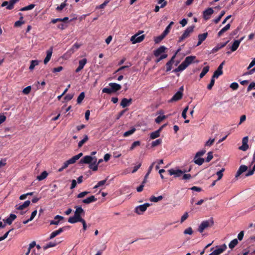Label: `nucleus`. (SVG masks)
Returning <instances> with one entry per match:
<instances>
[{
	"label": "nucleus",
	"mask_w": 255,
	"mask_h": 255,
	"mask_svg": "<svg viewBox=\"0 0 255 255\" xmlns=\"http://www.w3.org/2000/svg\"><path fill=\"white\" fill-rule=\"evenodd\" d=\"M193 232L192 228L189 227L184 230V234L186 235H192Z\"/></svg>",
	"instance_id": "5fc2aeb1"
},
{
	"label": "nucleus",
	"mask_w": 255,
	"mask_h": 255,
	"mask_svg": "<svg viewBox=\"0 0 255 255\" xmlns=\"http://www.w3.org/2000/svg\"><path fill=\"white\" fill-rule=\"evenodd\" d=\"M31 89V86H27L22 90V92L23 94L27 95L30 93Z\"/></svg>",
	"instance_id": "e2e57ef3"
},
{
	"label": "nucleus",
	"mask_w": 255,
	"mask_h": 255,
	"mask_svg": "<svg viewBox=\"0 0 255 255\" xmlns=\"http://www.w3.org/2000/svg\"><path fill=\"white\" fill-rule=\"evenodd\" d=\"M16 216L14 214H11L8 218L5 220H3V221L8 225H10L12 222L16 219Z\"/></svg>",
	"instance_id": "a878e982"
},
{
	"label": "nucleus",
	"mask_w": 255,
	"mask_h": 255,
	"mask_svg": "<svg viewBox=\"0 0 255 255\" xmlns=\"http://www.w3.org/2000/svg\"><path fill=\"white\" fill-rule=\"evenodd\" d=\"M161 142H162L161 139H156L152 142V146L154 147V146H157L158 145L160 144L161 143Z\"/></svg>",
	"instance_id": "052dcab7"
},
{
	"label": "nucleus",
	"mask_w": 255,
	"mask_h": 255,
	"mask_svg": "<svg viewBox=\"0 0 255 255\" xmlns=\"http://www.w3.org/2000/svg\"><path fill=\"white\" fill-rule=\"evenodd\" d=\"M227 249V247L225 244H223L220 246H217L216 249L211 253V255H220Z\"/></svg>",
	"instance_id": "6e6552de"
},
{
	"label": "nucleus",
	"mask_w": 255,
	"mask_h": 255,
	"mask_svg": "<svg viewBox=\"0 0 255 255\" xmlns=\"http://www.w3.org/2000/svg\"><path fill=\"white\" fill-rule=\"evenodd\" d=\"M255 89V82L251 83L248 87V91H250L252 89Z\"/></svg>",
	"instance_id": "774afa93"
},
{
	"label": "nucleus",
	"mask_w": 255,
	"mask_h": 255,
	"mask_svg": "<svg viewBox=\"0 0 255 255\" xmlns=\"http://www.w3.org/2000/svg\"><path fill=\"white\" fill-rule=\"evenodd\" d=\"M176 57V54H175L172 57L171 59L166 63V71H169L172 69V65L174 63V60Z\"/></svg>",
	"instance_id": "393cba45"
},
{
	"label": "nucleus",
	"mask_w": 255,
	"mask_h": 255,
	"mask_svg": "<svg viewBox=\"0 0 255 255\" xmlns=\"http://www.w3.org/2000/svg\"><path fill=\"white\" fill-rule=\"evenodd\" d=\"M63 219V217L60 215H56L54 217V220L51 221L50 222L51 225H57L59 224V220Z\"/></svg>",
	"instance_id": "c756f323"
},
{
	"label": "nucleus",
	"mask_w": 255,
	"mask_h": 255,
	"mask_svg": "<svg viewBox=\"0 0 255 255\" xmlns=\"http://www.w3.org/2000/svg\"><path fill=\"white\" fill-rule=\"evenodd\" d=\"M39 64V61L37 60H32L30 62V65L29 67L30 70H32L34 69V67Z\"/></svg>",
	"instance_id": "473e14b6"
},
{
	"label": "nucleus",
	"mask_w": 255,
	"mask_h": 255,
	"mask_svg": "<svg viewBox=\"0 0 255 255\" xmlns=\"http://www.w3.org/2000/svg\"><path fill=\"white\" fill-rule=\"evenodd\" d=\"M88 140V137L87 135H85L83 139L80 141L78 143V147H81L84 143H85Z\"/></svg>",
	"instance_id": "79ce46f5"
},
{
	"label": "nucleus",
	"mask_w": 255,
	"mask_h": 255,
	"mask_svg": "<svg viewBox=\"0 0 255 255\" xmlns=\"http://www.w3.org/2000/svg\"><path fill=\"white\" fill-rule=\"evenodd\" d=\"M162 199H163L162 196H159L158 197H155L154 196H152L150 198L149 200L151 202L156 203V202H157L161 200Z\"/></svg>",
	"instance_id": "72a5a7b5"
},
{
	"label": "nucleus",
	"mask_w": 255,
	"mask_h": 255,
	"mask_svg": "<svg viewBox=\"0 0 255 255\" xmlns=\"http://www.w3.org/2000/svg\"><path fill=\"white\" fill-rule=\"evenodd\" d=\"M85 97V94L84 92H82L80 93L79 96H78L77 101L78 104H80L81 103V102L83 101Z\"/></svg>",
	"instance_id": "de8ad7c7"
},
{
	"label": "nucleus",
	"mask_w": 255,
	"mask_h": 255,
	"mask_svg": "<svg viewBox=\"0 0 255 255\" xmlns=\"http://www.w3.org/2000/svg\"><path fill=\"white\" fill-rule=\"evenodd\" d=\"M223 74V71H219V69H217V70H216L212 77H213L214 78H218L220 75Z\"/></svg>",
	"instance_id": "37998d69"
},
{
	"label": "nucleus",
	"mask_w": 255,
	"mask_h": 255,
	"mask_svg": "<svg viewBox=\"0 0 255 255\" xmlns=\"http://www.w3.org/2000/svg\"><path fill=\"white\" fill-rule=\"evenodd\" d=\"M30 202L29 200H27L25 201L23 204H18L16 205L15 207V209L18 210H22L23 209L27 207L30 205Z\"/></svg>",
	"instance_id": "a211bd4d"
},
{
	"label": "nucleus",
	"mask_w": 255,
	"mask_h": 255,
	"mask_svg": "<svg viewBox=\"0 0 255 255\" xmlns=\"http://www.w3.org/2000/svg\"><path fill=\"white\" fill-rule=\"evenodd\" d=\"M103 93H107V94H111L113 92L112 89L110 88H104L102 90Z\"/></svg>",
	"instance_id": "69168bd1"
},
{
	"label": "nucleus",
	"mask_w": 255,
	"mask_h": 255,
	"mask_svg": "<svg viewBox=\"0 0 255 255\" xmlns=\"http://www.w3.org/2000/svg\"><path fill=\"white\" fill-rule=\"evenodd\" d=\"M214 10L212 8L210 7L206 9L203 12V17L205 19L208 20L210 18V16L213 13Z\"/></svg>",
	"instance_id": "4468645a"
},
{
	"label": "nucleus",
	"mask_w": 255,
	"mask_h": 255,
	"mask_svg": "<svg viewBox=\"0 0 255 255\" xmlns=\"http://www.w3.org/2000/svg\"><path fill=\"white\" fill-rule=\"evenodd\" d=\"M35 6V4H31L27 6H24L22 8H21L20 10V11H26L32 9Z\"/></svg>",
	"instance_id": "58836bf2"
},
{
	"label": "nucleus",
	"mask_w": 255,
	"mask_h": 255,
	"mask_svg": "<svg viewBox=\"0 0 255 255\" xmlns=\"http://www.w3.org/2000/svg\"><path fill=\"white\" fill-rule=\"evenodd\" d=\"M213 157V152H211V151L209 152L208 153V156L206 159V161L207 162H209V161H210L212 160Z\"/></svg>",
	"instance_id": "bf43d9fd"
},
{
	"label": "nucleus",
	"mask_w": 255,
	"mask_h": 255,
	"mask_svg": "<svg viewBox=\"0 0 255 255\" xmlns=\"http://www.w3.org/2000/svg\"><path fill=\"white\" fill-rule=\"evenodd\" d=\"M65 229L64 227L59 228L58 230H56L52 232L50 234L49 239H52L55 237L56 236L59 235L60 233H61Z\"/></svg>",
	"instance_id": "aec40b11"
},
{
	"label": "nucleus",
	"mask_w": 255,
	"mask_h": 255,
	"mask_svg": "<svg viewBox=\"0 0 255 255\" xmlns=\"http://www.w3.org/2000/svg\"><path fill=\"white\" fill-rule=\"evenodd\" d=\"M194 26L188 27L183 32L182 35L179 38V42H181L185 39L188 38L191 33L193 32Z\"/></svg>",
	"instance_id": "423d86ee"
},
{
	"label": "nucleus",
	"mask_w": 255,
	"mask_h": 255,
	"mask_svg": "<svg viewBox=\"0 0 255 255\" xmlns=\"http://www.w3.org/2000/svg\"><path fill=\"white\" fill-rule=\"evenodd\" d=\"M225 14V11H222L221 13L220 14V15L218 16V17H217V18H216L215 19H214V22L215 23H218L220 20H221V19L222 18V17L224 15V14Z\"/></svg>",
	"instance_id": "ea45409f"
},
{
	"label": "nucleus",
	"mask_w": 255,
	"mask_h": 255,
	"mask_svg": "<svg viewBox=\"0 0 255 255\" xmlns=\"http://www.w3.org/2000/svg\"><path fill=\"white\" fill-rule=\"evenodd\" d=\"M74 216L70 217L68 219V222L71 224L75 223L83 220L81 216L84 214V211L80 206H75Z\"/></svg>",
	"instance_id": "f03ea898"
},
{
	"label": "nucleus",
	"mask_w": 255,
	"mask_h": 255,
	"mask_svg": "<svg viewBox=\"0 0 255 255\" xmlns=\"http://www.w3.org/2000/svg\"><path fill=\"white\" fill-rule=\"evenodd\" d=\"M224 171H225V168H222L221 170H220V171H218L216 173V174L218 177L217 180H220V179H221V178H222V177L223 176V172Z\"/></svg>",
	"instance_id": "49530a36"
},
{
	"label": "nucleus",
	"mask_w": 255,
	"mask_h": 255,
	"mask_svg": "<svg viewBox=\"0 0 255 255\" xmlns=\"http://www.w3.org/2000/svg\"><path fill=\"white\" fill-rule=\"evenodd\" d=\"M87 63V59L86 58H84L79 61V66L75 70V72L76 73H78L80 72L84 67V66Z\"/></svg>",
	"instance_id": "dca6fc26"
},
{
	"label": "nucleus",
	"mask_w": 255,
	"mask_h": 255,
	"mask_svg": "<svg viewBox=\"0 0 255 255\" xmlns=\"http://www.w3.org/2000/svg\"><path fill=\"white\" fill-rule=\"evenodd\" d=\"M166 35H164L163 33H162L159 36L156 37L154 41L156 43H158L160 42Z\"/></svg>",
	"instance_id": "a19ab883"
},
{
	"label": "nucleus",
	"mask_w": 255,
	"mask_h": 255,
	"mask_svg": "<svg viewBox=\"0 0 255 255\" xmlns=\"http://www.w3.org/2000/svg\"><path fill=\"white\" fill-rule=\"evenodd\" d=\"M248 169V166L245 165H242L240 166L239 169L238 170L236 174L235 175L236 178H238L243 173L246 171Z\"/></svg>",
	"instance_id": "f3484780"
},
{
	"label": "nucleus",
	"mask_w": 255,
	"mask_h": 255,
	"mask_svg": "<svg viewBox=\"0 0 255 255\" xmlns=\"http://www.w3.org/2000/svg\"><path fill=\"white\" fill-rule=\"evenodd\" d=\"M161 131V128H159L158 130L152 132L150 133V137L151 139H155L160 136V133Z\"/></svg>",
	"instance_id": "cd10ccee"
},
{
	"label": "nucleus",
	"mask_w": 255,
	"mask_h": 255,
	"mask_svg": "<svg viewBox=\"0 0 255 255\" xmlns=\"http://www.w3.org/2000/svg\"><path fill=\"white\" fill-rule=\"evenodd\" d=\"M196 59L195 56H189L186 57L185 60L178 66L176 69L178 71H181L185 69L190 64L193 62Z\"/></svg>",
	"instance_id": "7ed1b4c3"
},
{
	"label": "nucleus",
	"mask_w": 255,
	"mask_h": 255,
	"mask_svg": "<svg viewBox=\"0 0 255 255\" xmlns=\"http://www.w3.org/2000/svg\"><path fill=\"white\" fill-rule=\"evenodd\" d=\"M144 35H140V33H136L131 37L130 41L132 44L139 43L144 39Z\"/></svg>",
	"instance_id": "1a4fd4ad"
},
{
	"label": "nucleus",
	"mask_w": 255,
	"mask_h": 255,
	"mask_svg": "<svg viewBox=\"0 0 255 255\" xmlns=\"http://www.w3.org/2000/svg\"><path fill=\"white\" fill-rule=\"evenodd\" d=\"M106 180H102V181H99L97 185H96L94 188L96 189V188H97L99 187H101V186H104L105 185V184L106 183Z\"/></svg>",
	"instance_id": "8fccbe9b"
},
{
	"label": "nucleus",
	"mask_w": 255,
	"mask_h": 255,
	"mask_svg": "<svg viewBox=\"0 0 255 255\" xmlns=\"http://www.w3.org/2000/svg\"><path fill=\"white\" fill-rule=\"evenodd\" d=\"M97 158L96 157H92L90 155H87L82 158L80 162L81 163L89 164V167L92 169L93 171H97L98 169V166L100 163L102 162L103 160L100 159L97 162Z\"/></svg>",
	"instance_id": "f257e3e1"
},
{
	"label": "nucleus",
	"mask_w": 255,
	"mask_h": 255,
	"mask_svg": "<svg viewBox=\"0 0 255 255\" xmlns=\"http://www.w3.org/2000/svg\"><path fill=\"white\" fill-rule=\"evenodd\" d=\"M166 48L164 46H161L154 51L155 56L158 57L160 56L165 51Z\"/></svg>",
	"instance_id": "ddd939ff"
},
{
	"label": "nucleus",
	"mask_w": 255,
	"mask_h": 255,
	"mask_svg": "<svg viewBox=\"0 0 255 255\" xmlns=\"http://www.w3.org/2000/svg\"><path fill=\"white\" fill-rule=\"evenodd\" d=\"M209 66H206L204 67V68L202 70V71L200 74V78H202L209 71Z\"/></svg>",
	"instance_id": "f704fd0d"
},
{
	"label": "nucleus",
	"mask_w": 255,
	"mask_h": 255,
	"mask_svg": "<svg viewBox=\"0 0 255 255\" xmlns=\"http://www.w3.org/2000/svg\"><path fill=\"white\" fill-rule=\"evenodd\" d=\"M238 244V241L237 239L232 240L229 244V247L233 249Z\"/></svg>",
	"instance_id": "c9c22d12"
},
{
	"label": "nucleus",
	"mask_w": 255,
	"mask_h": 255,
	"mask_svg": "<svg viewBox=\"0 0 255 255\" xmlns=\"http://www.w3.org/2000/svg\"><path fill=\"white\" fill-rule=\"evenodd\" d=\"M80 44L78 43H75L72 47L67 51V53L72 54L76 50L78 49L80 47Z\"/></svg>",
	"instance_id": "bb28decb"
},
{
	"label": "nucleus",
	"mask_w": 255,
	"mask_h": 255,
	"mask_svg": "<svg viewBox=\"0 0 255 255\" xmlns=\"http://www.w3.org/2000/svg\"><path fill=\"white\" fill-rule=\"evenodd\" d=\"M170 175H174V177H180L185 172V171H182L178 168L170 169L168 170Z\"/></svg>",
	"instance_id": "0eeeda50"
},
{
	"label": "nucleus",
	"mask_w": 255,
	"mask_h": 255,
	"mask_svg": "<svg viewBox=\"0 0 255 255\" xmlns=\"http://www.w3.org/2000/svg\"><path fill=\"white\" fill-rule=\"evenodd\" d=\"M188 109H189V107L188 106H187L186 107L184 110H183L182 111V117L184 119H186V118H187V115H186V114H187V112L188 110Z\"/></svg>",
	"instance_id": "6e6d98bb"
},
{
	"label": "nucleus",
	"mask_w": 255,
	"mask_h": 255,
	"mask_svg": "<svg viewBox=\"0 0 255 255\" xmlns=\"http://www.w3.org/2000/svg\"><path fill=\"white\" fill-rule=\"evenodd\" d=\"M183 94L181 91L176 92L172 98L169 100V102H176L180 100L183 97Z\"/></svg>",
	"instance_id": "f8f14e48"
},
{
	"label": "nucleus",
	"mask_w": 255,
	"mask_h": 255,
	"mask_svg": "<svg viewBox=\"0 0 255 255\" xmlns=\"http://www.w3.org/2000/svg\"><path fill=\"white\" fill-rule=\"evenodd\" d=\"M23 17H21L19 20L16 21L14 23V26L18 27L21 26L22 24L24 23V21H22Z\"/></svg>",
	"instance_id": "09e8293b"
},
{
	"label": "nucleus",
	"mask_w": 255,
	"mask_h": 255,
	"mask_svg": "<svg viewBox=\"0 0 255 255\" xmlns=\"http://www.w3.org/2000/svg\"><path fill=\"white\" fill-rule=\"evenodd\" d=\"M188 217H189L188 213L185 212L184 214V215L181 217V221H180L181 223H182L183 222H184V221H185L188 218Z\"/></svg>",
	"instance_id": "680f3d73"
},
{
	"label": "nucleus",
	"mask_w": 255,
	"mask_h": 255,
	"mask_svg": "<svg viewBox=\"0 0 255 255\" xmlns=\"http://www.w3.org/2000/svg\"><path fill=\"white\" fill-rule=\"evenodd\" d=\"M135 131V128H132V129L125 132L124 133V136L125 137H127V136H129L130 135H131L132 134H133L134 131Z\"/></svg>",
	"instance_id": "c03bdc74"
},
{
	"label": "nucleus",
	"mask_w": 255,
	"mask_h": 255,
	"mask_svg": "<svg viewBox=\"0 0 255 255\" xmlns=\"http://www.w3.org/2000/svg\"><path fill=\"white\" fill-rule=\"evenodd\" d=\"M19 0H10L9 1V4L6 7V8L8 9H11L13 7L14 4L18 1Z\"/></svg>",
	"instance_id": "e433bc0d"
},
{
	"label": "nucleus",
	"mask_w": 255,
	"mask_h": 255,
	"mask_svg": "<svg viewBox=\"0 0 255 255\" xmlns=\"http://www.w3.org/2000/svg\"><path fill=\"white\" fill-rule=\"evenodd\" d=\"M255 171V164H254L252 169L249 170L248 171V172L246 173V176L248 177V176L252 175L254 173Z\"/></svg>",
	"instance_id": "603ef678"
},
{
	"label": "nucleus",
	"mask_w": 255,
	"mask_h": 255,
	"mask_svg": "<svg viewBox=\"0 0 255 255\" xmlns=\"http://www.w3.org/2000/svg\"><path fill=\"white\" fill-rule=\"evenodd\" d=\"M150 206V204L148 203L137 206L134 209V212L138 215H142Z\"/></svg>",
	"instance_id": "39448f33"
},
{
	"label": "nucleus",
	"mask_w": 255,
	"mask_h": 255,
	"mask_svg": "<svg viewBox=\"0 0 255 255\" xmlns=\"http://www.w3.org/2000/svg\"><path fill=\"white\" fill-rule=\"evenodd\" d=\"M206 152L205 150H202L201 151H199L197 152L196 154V157H201L203 156Z\"/></svg>",
	"instance_id": "338daca9"
},
{
	"label": "nucleus",
	"mask_w": 255,
	"mask_h": 255,
	"mask_svg": "<svg viewBox=\"0 0 255 255\" xmlns=\"http://www.w3.org/2000/svg\"><path fill=\"white\" fill-rule=\"evenodd\" d=\"M140 143L139 141H135L132 143L131 144L129 149L130 150H133L135 147L139 146L140 145Z\"/></svg>",
	"instance_id": "3c124183"
},
{
	"label": "nucleus",
	"mask_w": 255,
	"mask_h": 255,
	"mask_svg": "<svg viewBox=\"0 0 255 255\" xmlns=\"http://www.w3.org/2000/svg\"><path fill=\"white\" fill-rule=\"evenodd\" d=\"M52 52L53 48L51 47L46 51V56L43 61L44 64H46L49 61L51 58Z\"/></svg>",
	"instance_id": "2eb2a0df"
},
{
	"label": "nucleus",
	"mask_w": 255,
	"mask_h": 255,
	"mask_svg": "<svg viewBox=\"0 0 255 255\" xmlns=\"http://www.w3.org/2000/svg\"><path fill=\"white\" fill-rule=\"evenodd\" d=\"M57 245V243L55 242H50L48 244L43 247V249L44 250H46L47 249L51 247H54Z\"/></svg>",
	"instance_id": "4c0bfd02"
},
{
	"label": "nucleus",
	"mask_w": 255,
	"mask_h": 255,
	"mask_svg": "<svg viewBox=\"0 0 255 255\" xmlns=\"http://www.w3.org/2000/svg\"><path fill=\"white\" fill-rule=\"evenodd\" d=\"M204 158L201 157H196V155L195 156L194 162L195 164L198 165H201L204 163Z\"/></svg>",
	"instance_id": "7c9ffc66"
},
{
	"label": "nucleus",
	"mask_w": 255,
	"mask_h": 255,
	"mask_svg": "<svg viewBox=\"0 0 255 255\" xmlns=\"http://www.w3.org/2000/svg\"><path fill=\"white\" fill-rule=\"evenodd\" d=\"M66 0L64 2L62 3L59 6H58L56 7V10L58 11L62 10L66 5Z\"/></svg>",
	"instance_id": "4d7b16f0"
},
{
	"label": "nucleus",
	"mask_w": 255,
	"mask_h": 255,
	"mask_svg": "<svg viewBox=\"0 0 255 255\" xmlns=\"http://www.w3.org/2000/svg\"><path fill=\"white\" fill-rule=\"evenodd\" d=\"M131 101H132L131 99H127L126 98H124V99H123V100L121 101V106L123 108H125V107L129 106L131 104Z\"/></svg>",
	"instance_id": "4be33fe9"
},
{
	"label": "nucleus",
	"mask_w": 255,
	"mask_h": 255,
	"mask_svg": "<svg viewBox=\"0 0 255 255\" xmlns=\"http://www.w3.org/2000/svg\"><path fill=\"white\" fill-rule=\"evenodd\" d=\"M215 79L213 77H212L210 84L208 85L207 88L211 90L215 84Z\"/></svg>",
	"instance_id": "13d9d810"
},
{
	"label": "nucleus",
	"mask_w": 255,
	"mask_h": 255,
	"mask_svg": "<svg viewBox=\"0 0 255 255\" xmlns=\"http://www.w3.org/2000/svg\"><path fill=\"white\" fill-rule=\"evenodd\" d=\"M109 86L112 89L113 92H116L118 90H120L121 89V86L116 83H110L109 84Z\"/></svg>",
	"instance_id": "412c9836"
},
{
	"label": "nucleus",
	"mask_w": 255,
	"mask_h": 255,
	"mask_svg": "<svg viewBox=\"0 0 255 255\" xmlns=\"http://www.w3.org/2000/svg\"><path fill=\"white\" fill-rule=\"evenodd\" d=\"M214 141H215L214 138H210L208 141H207L206 142L205 146H211L214 142Z\"/></svg>",
	"instance_id": "864d4df0"
},
{
	"label": "nucleus",
	"mask_w": 255,
	"mask_h": 255,
	"mask_svg": "<svg viewBox=\"0 0 255 255\" xmlns=\"http://www.w3.org/2000/svg\"><path fill=\"white\" fill-rule=\"evenodd\" d=\"M248 136L243 137L242 139V145L239 147V149L244 151L247 150L249 148V145L248 144Z\"/></svg>",
	"instance_id": "9d476101"
},
{
	"label": "nucleus",
	"mask_w": 255,
	"mask_h": 255,
	"mask_svg": "<svg viewBox=\"0 0 255 255\" xmlns=\"http://www.w3.org/2000/svg\"><path fill=\"white\" fill-rule=\"evenodd\" d=\"M229 41H227V42L223 43H219L213 49V52H216L218 51L219 49L221 48L225 47L227 44L228 43Z\"/></svg>",
	"instance_id": "c85d7f7f"
},
{
	"label": "nucleus",
	"mask_w": 255,
	"mask_h": 255,
	"mask_svg": "<svg viewBox=\"0 0 255 255\" xmlns=\"http://www.w3.org/2000/svg\"><path fill=\"white\" fill-rule=\"evenodd\" d=\"M208 35L207 33H204L198 35V42L197 46H199L206 39Z\"/></svg>",
	"instance_id": "6ab92c4d"
},
{
	"label": "nucleus",
	"mask_w": 255,
	"mask_h": 255,
	"mask_svg": "<svg viewBox=\"0 0 255 255\" xmlns=\"http://www.w3.org/2000/svg\"><path fill=\"white\" fill-rule=\"evenodd\" d=\"M82 155H83L82 153H81V152L79 153L77 155L74 156L68 160V161H69V162L70 163V164H73V163H75L76 161L77 160H78Z\"/></svg>",
	"instance_id": "b1692460"
},
{
	"label": "nucleus",
	"mask_w": 255,
	"mask_h": 255,
	"mask_svg": "<svg viewBox=\"0 0 255 255\" xmlns=\"http://www.w3.org/2000/svg\"><path fill=\"white\" fill-rule=\"evenodd\" d=\"M239 87V84L236 82L232 83L230 85V88H232L233 90H237Z\"/></svg>",
	"instance_id": "0e129e2a"
},
{
	"label": "nucleus",
	"mask_w": 255,
	"mask_h": 255,
	"mask_svg": "<svg viewBox=\"0 0 255 255\" xmlns=\"http://www.w3.org/2000/svg\"><path fill=\"white\" fill-rule=\"evenodd\" d=\"M166 118V116L164 115L159 116L155 119L156 123L159 124L163 120Z\"/></svg>",
	"instance_id": "a18cd8bd"
},
{
	"label": "nucleus",
	"mask_w": 255,
	"mask_h": 255,
	"mask_svg": "<svg viewBox=\"0 0 255 255\" xmlns=\"http://www.w3.org/2000/svg\"><path fill=\"white\" fill-rule=\"evenodd\" d=\"M214 224V220L213 218H210L208 220H205L201 222L198 227V231L200 233H202L205 229L209 227H212Z\"/></svg>",
	"instance_id": "20e7f679"
},
{
	"label": "nucleus",
	"mask_w": 255,
	"mask_h": 255,
	"mask_svg": "<svg viewBox=\"0 0 255 255\" xmlns=\"http://www.w3.org/2000/svg\"><path fill=\"white\" fill-rule=\"evenodd\" d=\"M244 37H243L240 39L236 40L234 41L233 43L230 47L231 52H234L238 48L241 42L244 39Z\"/></svg>",
	"instance_id": "9b49d317"
},
{
	"label": "nucleus",
	"mask_w": 255,
	"mask_h": 255,
	"mask_svg": "<svg viewBox=\"0 0 255 255\" xmlns=\"http://www.w3.org/2000/svg\"><path fill=\"white\" fill-rule=\"evenodd\" d=\"M97 200V199L94 196H91L85 199L82 200V203L85 204H90L91 203L94 202Z\"/></svg>",
	"instance_id": "5701e85b"
},
{
	"label": "nucleus",
	"mask_w": 255,
	"mask_h": 255,
	"mask_svg": "<svg viewBox=\"0 0 255 255\" xmlns=\"http://www.w3.org/2000/svg\"><path fill=\"white\" fill-rule=\"evenodd\" d=\"M47 175V172L46 171H44L42 172L40 175L37 176V179L39 181H41L46 178Z\"/></svg>",
	"instance_id": "2f4dec72"
}]
</instances>
